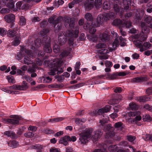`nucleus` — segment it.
<instances>
[{
    "label": "nucleus",
    "mask_w": 152,
    "mask_h": 152,
    "mask_svg": "<svg viewBox=\"0 0 152 152\" xmlns=\"http://www.w3.org/2000/svg\"><path fill=\"white\" fill-rule=\"evenodd\" d=\"M141 26L142 28V32L137 34L135 35L134 37L135 38L136 40L134 41L135 45L137 47L140 48V49L142 48V44L141 42L144 41L145 38L143 34H146L149 31L148 27L147 26L144 22H142L141 23Z\"/></svg>",
    "instance_id": "f257e3e1"
},
{
    "label": "nucleus",
    "mask_w": 152,
    "mask_h": 152,
    "mask_svg": "<svg viewBox=\"0 0 152 152\" xmlns=\"http://www.w3.org/2000/svg\"><path fill=\"white\" fill-rule=\"evenodd\" d=\"M93 130L92 128L86 129L79 134L80 142L82 144H86L88 142V139L91 137Z\"/></svg>",
    "instance_id": "f03ea898"
},
{
    "label": "nucleus",
    "mask_w": 152,
    "mask_h": 152,
    "mask_svg": "<svg viewBox=\"0 0 152 152\" xmlns=\"http://www.w3.org/2000/svg\"><path fill=\"white\" fill-rule=\"evenodd\" d=\"M108 18L107 15H105V13L99 15L96 18V22L94 23L95 26L96 27L100 26L105 21L108 20Z\"/></svg>",
    "instance_id": "7ed1b4c3"
},
{
    "label": "nucleus",
    "mask_w": 152,
    "mask_h": 152,
    "mask_svg": "<svg viewBox=\"0 0 152 152\" xmlns=\"http://www.w3.org/2000/svg\"><path fill=\"white\" fill-rule=\"evenodd\" d=\"M42 41H44V50L45 52L50 53L52 52V50L50 45V38L49 37H45L42 39Z\"/></svg>",
    "instance_id": "20e7f679"
},
{
    "label": "nucleus",
    "mask_w": 152,
    "mask_h": 152,
    "mask_svg": "<svg viewBox=\"0 0 152 152\" xmlns=\"http://www.w3.org/2000/svg\"><path fill=\"white\" fill-rule=\"evenodd\" d=\"M54 69H56L58 74H61L64 72V69L62 67V62L59 60L53 61Z\"/></svg>",
    "instance_id": "39448f33"
},
{
    "label": "nucleus",
    "mask_w": 152,
    "mask_h": 152,
    "mask_svg": "<svg viewBox=\"0 0 152 152\" xmlns=\"http://www.w3.org/2000/svg\"><path fill=\"white\" fill-rule=\"evenodd\" d=\"M78 28H77L75 30L73 29L67 31L64 34L66 37H67L72 38H76L78 37Z\"/></svg>",
    "instance_id": "423d86ee"
},
{
    "label": "nucleus",
    "mask_w": 152,
    "mask_h": 152,
    "mask_svg": "<svg viewBox=\"0 0 152 152\" xmlns=\"http://www.w3.org/2000/svg\"><path fill=\"white\" fill-rule=\"evenodd\" d=\"M65 26L66 27H73L75 25L74 19L68 16L65 17L64 18Z\"/></svg>",
    "instance_id": "0eeeda50"
},
{
    "label": "nucleus",
    "mask_w": 152,
    "mask_h": 152,
    "mask_svg": "<svg viewBox=\"0 0 152 152\" xmlns=\"http://www.w3.org/2000/svg\"><path fill=\"white\" fill-rule=\"evenodd\" d=\"M112 128L111 125L108 124L103 129V130L106 132L105 136L106 138L111 137L114 135V133L113 132L112 130L111 129Z\"/></svg>",
    "instance_id": "6e6552de"
},
{
    "label": "nucleus",
    "mask_w": 152,
    "mask_h": 152,
    "mask_svg": "<svg viewBox=\"0 0 152 152\" xmlns=\"http://www.w3.org/2000/svg\"><path fill=\"white\" fill-rule=\"evenodd\" d=\"M27 55L28 56H25L24 58L23 62L25 64L29 65L30 64H32V63L33 61L32 60L31 58H33L35 57L34 51H31Z\"/></svg>",
    "instance_id": "1a4fd4ad"
},
{
    "label": "nucleus",
    "mask_w": 152,
    "mask_h": 152,
    "mask_svg": "<svg viewBox=\"0 0 152 152\" xmlns=\"http://www.w3.org/2000/svg\"><path fill=\"white\" fill-rule=\"evenodd\" d=\"M110 106L109 105L106 106L104 107L99 109L97 111H94L92 115H102L104 113H107L109 111Z\"/></svg>",
    "instance_id": "9d476101"
},
{
    "label": "nucleus",
    "mask_w": 152,
    "mask_h": 152,
    "mask_svg": "<svg viewBox=\"0 0 152 152\" xmlns=\"http://www.w3.org/2000/svg\"><path fill=\"white\" fill-rule=\"evenodd\" d=\"M0 3L2 5L5 4L11 9L14 8L15 5L13 0H0Z\"/></svg>",
    "instance_id": "9b49d317"
},
{
    "label": "nucleus",
    "mask_w": 152,
    "mask_h": 152,
    "mask_svg": "<svg viewBox=\"0 0 152 152\" xmlns=\"http://www.w3.org/2000/svg\"><path fill=\"white\" fill-rule=\"evenodd\" d=\"M111 33L113 35V36H115V37H116L114 41L112 44V48H110V50L111 51H113L115 49L119 46V41L117 38H118V34L116 32H115L114 31H112Z\"/></svg>",
    "instance_id": "f8f14e48"
},
{
    "label": "nucleus",
    "mask_w": 152,
    "mask_h": 152,
    "mask_svg": "<svg viewBox=\"0 0 152 152\" xmlns=\"http://www.w3.org/2000/svg\"><path fill=\"white\" fill-rule=\"evenodd\" d=\"M58 42L61 45H63L66 42V37L63 32H60L58 34Z\"/></svg>",
    "instance_id": "ddd939ff"
},
{
    "label": "nucleus",
    "mask_w": 152,
    "mask_h": 152,
    "mask_svg": "<svg viewBox=\"0 0 152 152\" xmlns=\"http://www.w3.org/2000/svg\"><path fill=\"white\" fill-rule=\"evenodd\" d=\"M102 132L100 130L94 132V134L92 136V139L94 142H95L100 138L102 134Z\"/></svg>",
    "instance_id": "4468645a"
},
{
    "label": "nucleus",
    "mask_w": 152,
    "mask_h": 152,
    "mask_svg": "<svg viewBox=\"0 0 152 152\" xmlns=\"http://www.w3.org/2000/svg\"><path fill=\"white\" fill-rule=\"evenodd\" d=\"M63 20V18L61 17L56 18V16H53L51 17L48 19V22L50 23H52L53 24L59 23V22Z\"/></svg>",
    "instance_id": "2eb2a0df"
},
{
    "label": "nucleus",
    "mask_w": 152,
    "mask_h": 152,
    "mask_svg": "<svg viewBox=\"0 0 152 152\" xmlns=\"http://www.w3.org/2000/svg\"><path fill=\"white\" fill-rule=\"evenodd\" d=\"M94 0H87L84 3V6L86 10H89L93 7Z\"/></svg>",
    "instance_id": "dca6fc26"
},
{
    "label": "nucleus",
    "mask_w": 152,
    "mask_h": 152,
    "mask_svg": "<svg viewBox=\"0 0 152 152\" xmlns=\"http://www.w3.org/2000/svg\"><path fill=\"white\" fill-rule=\"evenodd\" d=\"M111 1L113 4L115 11L116 12H119L121 8L119 6V1L118 0H112Z\"/></svg>",
    "instance_id": "f3484780"
},
{
    "label": "nucleus",
    "mask_w": 152,
    "mask_h": 152,
    "mask_svg": "<svg viewBox=\"0 0 152 152\" xmlns=\"http://www.w3.org/2000/svg\"><path fill=\"white\" fill-rule=\"evenodd\" d=\"M15 15L12 14L7 15L4 17V19L6 22L8 23L12 22L15 19Z\"/></svg>",
    "instance_id": "a211bd4d"
},
{
    "label": "nucleus",
    "mask_w": 152,
    "mask_h": 152,
    "mask_svg": "<svg viewBox=\"0 0 152 152\" xmlns=\"http://www.w3.org/2000/svg\"><path fill=\"white\" fill-rule=\"evenodd\" d=\"M144 13V11L143 9L139 8L137 9L135 13L136 19L137 20H141Z\"/></svg>",
    "instance_id": "6ab92c4d"
},
{
    "label": "nucleus",
    "mask_w": 152,
    "mask_h": 152,
    "mask_svg": "<svg viewBox=\"0 0 152 152\" xmlns=\"http://www.w3.org/2000/svg\"><path fill=\"white\" fill-rule=\"evenodd\" d=\"M147 79L145 77H137L131 79L132 83H140L146 81Z\"/></svg>",
    "instance_id": "aec40b11"
},
{
    "label": "nucleus",
    "mask_w": 152,
    "mask_h": 152,
    "mask_svg": "<svg viewBox=\"0 0 152 152\" xmlns=\"http://www.w3.org/2000/svg\"><path fill=\"white\" fill-rule=\"evenodd\" d=\"M4 121L6 122L9 123L13 125L18 124L19 123L18 119L15 118L12 119H5Z\"/></svg>",
    "instance_id": "412c9836"
},
{
    "label": "nucleus",
    "mask_w": 152,
    "mask_h": 152,
    "mask_svg": "<svg viewBox=\"0 0 152 152\" xmlns=\"http://www.w3.org/2000/svg\"><path fill=\"white\" fill-rule=\"evenodd\" d=\"M145 21L148 27L152 28V18L150 16L146 15L144 17Z\"/></svg>",
    "instance_id": "4be33fe9"
},
{
    "label": "nucleus",
    "mask_w": 152,
    "mask_h": 152,
    "mask_svg": "<svg viewBox=\"0 0 152 152\" xmlns=\"http://www.w3.org/2000/svg\"><path fill=\"white\" fill-rule=\"evenodd\" d=\"M151 45L149 42H145L142 45V48L140 49L141 52H143L147 49H150Z\"/></svg>",
    "instance_id": "5701e85b"
},
{
    "label": "nucleus",
    "mask_w": 152,
    "mask_h": 152,
    "mask_svg": "<svg viewBox=\"0 0 152 152\" xmlns=\"http://www.w3.org/2000/svg\"><path fill=\"white\" fill-rule=\"evenodd\" d=\"M14 39L15 40L12 42V45L15 46H17L20 44V42L19 35L16 34Z\"/></svg>",
    "instance_id": "b1692460"
},
{
    "label": "nucleus",
    "mask_w": 152,
    "mask_h": 152,
    "mask_svg": "<svg viewBox=\"0 0 152 152\" xmlns=\"http://www.w3.org/2000/svg\"><path fill=\"white\" fill-rule=\"evenodd\" d=\"M8 145L12 148L17 147L19 145L18 142L15 140L10 141L8 142Z\"/></svg>",
    "instance_id": "393cba45"
},
{
    "label": "nucleus",
    "mask_w": 152,
    "mask_h": 152,
    "mask_svg": "<svg viewBox=\"0 0 152 152\" xmlns=\"http://www.w3.org/2000/svg\"><path fill=\"white\" fill-rule=\"evenodd\" d=\"M32 66H30L27 70V72L29 73L34 72L36 71L37 65L35 63L32 62Z\"/></svg>",
    "instance_id": "a878e982"
},
{
    "label": "nucleus",
    "mask_w": 152,
    "mask_h": 152,
    "mask_svg": "<svg viewBox=\"0 0 152 152\" xmlns=\"http://www.w3.org/2000/svg\"><path fill=\"white\" fill-rule=\"evenodd\" d=\"M150 98L146 96L137 97V100L140 102H144L150 100Z\"/></svg>",
    "instance_id": "bb28decb"
},
{
    "label": "nucleus",
    "mask_w": 152,
    "mask_h": 152,
    "mask_svg": "<svg viewBox=\"0 0 152 152\" xmlns=\"http://www.w3.org/2000/svg\"><path fill=\"white\" fill-rule=\"evenodd\" d=\"M99 38L103 42L106 41L108 39V35L106 33L101 34L99 35Z\"/></svg>",
    "instance_id": "cd10ccee"
},
{
    "label": "nucleus",
    "mask_w": 152,
    "mask_h": 152,
    "mask_svg": "<svg viewBox=\"0 0 152 152\" xmlns=\"http://www.w3.org/2000/svg\"><path fill=\"white\" fill-rule=\"evenodd\" d=\"M131 0H123V3L124 5V10H128L129 8V5L130 4Z\"/></svg>",
    "instance_id": "c85d7f7f"
},
{
    "label": "nucleus",
    "mask_w": 152,
    "mask_h": 152,
    "mask_svg": "<svg viewBox=\"0 0 152 152\" xmlns=\"http://www.w3.org/2000/svg\"><path fill=\"white\" fill-rule=\"evenodd\" d=\"M4 134L11 138H15V133L11 131H7L4 132Z\"/></svg>",
    "instance_id": "c756f323"
},
{
    "label": "nucleus",
    "mask_w": 152,
    "mask_h": 152,
    "mask_svg": "<svg viewBox=\"0 0 152 152\" xmlns=\"http://www.w3.org/2000/svg\"><path fill=\"white\" fill-rule=\"evenodd\" d=\"M91 26H89L88 24L84 26V28L85 29H88V28H89V32L91 34H94L96 31V29L94 27H91Z\"/></svg>",
    "instance_id": "7c9ffc66"
},
{
    "label": "nucleus",
    "mask_w": 152,
    "mask_h": 152,
    "mask_svg": "<svg viewBox=\"0 0 152 152\" xmlns=\"http://www.w3.org/2000/svg\"><path fill=\"white\" fill-rule=\"evenodd\" d=\"M129 106L130 108L132 110H137L139 108V106L134 102L130 103Z\"/></svg>",
    "instance_id": "2f4dec72"
},
{
    "label": "nucleus",
    "mask_w": 152,
    "mask_h": 152,
    "mask_svg": "<svg viewBox=\"0 0 152 152\" xmlns=\"http://www.w3.org/2000/svg\"><path fill=\"white\" fill-rule=\"evenodd\" d=\"M141 116L139 115H137L134 119L132 120L131 118H130L129 120H131V122L132 123H136L137 124V122L138 121L141 120Z\"/></svg>",
    "instance_id": "473e14b6"
},
{
    "label": "nucleus",
    "mask_w": 152,
    "mask_h": 152,
    "mask_svg": "<svg viewBox=\"0 0 152 152\" xmlns=\"http://www.w3.org/2000/svg\"><path fill=\"white\" fill-rule=\"evenodd\" d=\"M106 147V145H103L101 146L100 149H95L93 152H105Z\"/></svg>",
    "instance_id": "72a5a7b5"
},
{
    "label": "nucleus",
    "mask_w": 152,
    "mask_h": 152,
    "mask_svg": "<svg viewBox=\"0 0 152 152\" xmlns=\"http://www.w3.org/2000/svg\"><path fill=\"white\" fill-rule=\"evenodd\" d=\"M51 63V65H50L51 68L50 71L48 72V73L51 75H54L56 74V69H54V66H53V62H51L50 64Z\"/></svg>",
    "instance_id": "f704fd0d"
},
{
    "label": "nucleus",
    "mask_w": 152,
    "mask_h": 152,
    "mask_svg": "<svg viewBox=\"0 0 152 152\" xmlns=\"http://www.w3.org/2000/svg\"><path fill=\"white\" fill-rule=\"evenodd\" d=\"M16 34H18L17 33V31H15L9 30L8 31L7 35L10 37H15V35Z\"/></svg>",
    "instance_id": "c9c22d12"
},
{
    "label": "nucleus",
    "mask_w": 152,
    "mask_h": 152,
    "mask_svg": "<svg viewBox=\"0 0 152 152\" xmlns=\"http://www.w3.org/2000/svg\"><path fill=\"white\" fill-rule=\"evenodd\" d=\"M67 141L66 140V136L61 137L59 141L60 143L64 144L65 145H66L68 144Z\"/></svg>",
    "instance_id": "e433bc0d"
},
{
    "label": "nucleus",
    "mask_w": 152,
    "mask_h": 152,
    "mask_svg": "<svg viewBox=\"0 0 152 152\" xmlns=\"http://www.w3.org/2000/svg\"><path fill=\"white\" fill-rule=\"evenodd\" d=\"M20 20L19 21V24L21 26H23L26 24V19L23 16H20L19 17Z\"/></svg>",
    "instance_id": "4c0bfd02"
},
{
    "label": "nucleus",
    "mask_w": 152,
    "mask_h": 152,
    "mask_svg": "<svg viewBox=\"0 0 152 152\" xmlns=\"http://www.w3.org/2000/svg\"><path fill=\"white\" fill-rule=\"evenodd\" d=\"M108 149L110 152H117L118 150L116 145H110Z\"/></svg>",
    "instance_id": "58836bf2"
},
{
    "label": "nucleus",
    "mask_w": 152,
    "mask_h": 152,
    "mask_svg": "<svg viewBox=\"0 0 152 152\" xmlns=\"http://www.w3.org/2000/svg\"><path fill=\"white\" fill-rule=\"evenodd\" d=\"M85 18L88 21H92L93 20V17L92 15L89 13H88L86 14Z\"/></svg>",
    "instance_id": "ea45409f"
},
{
    "label": "nucleus",
    "mask_w": 152,
    "mask_h": 152,
    "mask_svg": "<svg viewBox=\"0 0 152 152\" xmlns=\"http://www.w3.org/2000/svg\"><path fill=\"white\" fill-rule=\"evenodd\" d=\"M103 7L105 10H109L110 7V4L108 1H105L103 3Z\"/></svg>",
    "instance_id": "a19ab883"
},
{
    "label": "nucleus",
    "mask_w": 152,
    "mask_h": 152,
    "mask_svg": "<svg viewBox=\"0 0 152 152\" xmlns=\"http://www.w3.org/2000/svg\"><path fill=\"white\" fill-rule=\"evenodd\" d=\"M71 50V48H69L68 51L65 50L60 55V56L61 57H64L68 56L70 53V50Z\"/></svg>",
    "instance_id": "79ce46f5"
},
{
    "label": "nucleus",
    "mask_w": 152,
    "mask_h": 152,
    "mask_svg": "<svg viewBox=\"0 0 152 152\" xmlns=\"http://www.w3.org/2000/svg\"><path fill=\"white\" fill-rule=\"evenodd\" d=\"M122 23V21L120 19H117L113 20V24L115 26H118L121 25Z\"/></svg>",
    "instance_id": "37998d69"
},
{
    "label": "nucleus",
    "mask_w": 152,
    "mask_h": 152,
    "mask_svg": "<svg viewBox=\"0 0 152 152\" xmlns=\"http://www.w3.org/2000/svg\"><path fill=\"white\" fill-rule=\"evenodd\" d=\"M140 114L139 111L130 112L128 113V115L129 117H134L139 115Z\"/></svg>",
    "instance_id": "c03bdc74"
},
{
    "label": "nucleus",
    "mask_w": 152,
    "mask_h": 152,
    "mask_svg": "<svg viewBox=\"0 0 152 152\" xmlns=\"http://www.w3.org/2000/svg\"><path fill=\"white\" fill-rule=\"evenodd\" d=\"M66 140L68 141L69 142H75V141L76 140V137L75 136H72L71 137L68 136L66 135Z\"/></svg>",
    "instance_id": "a18cd8bd"
},
{
    "label": "nucleus",
    "mask_w": 152,
    "mask_h": 152,
    "mask_svg": "<svg viewBox=\"0 0 152 152\" xmlns=\"http://www.w3.org/2000/svg\"><path fill=\"white\" fill-rule=\"evenodd\" d=\"M108 120V117H107V118L105 119H103L102 120H100L99 121L100 125H101L102 126H104L107 123Z\"/></svg>",
    "instance_id": "49530a36"
},
{
    "label": "nucleus",
    "mask_w": 152,
    "mask_h": 152,
    "mask_svg": "<svg viewBox=\"0 0 152 152\" xmlns=\"http://www.w3.org/2000/svg\"><path fill=\"white\" fill-rule=\"evenodd\" d=\"M120 40L119 44L121 46H124L126 45V43H125L126 40L122 37L121 36H120L119 38Z\"/></svg>",
    "instance_id": "de8ad7c7"
},
{
    "label": "nucleus",
    "mask_w": 152,
    "mask_h": 152,
    "mask_svg": "<svg viewBox=\"0 0 152 152\" xmlns=\"http://www.w3.org/2000/svg\"><path fill=\"white\" fill-rule=\"evenodd\" d=\"M53 49L55 53H57L60 51V48L58 45L55 44L53 45Z\"/></svg>",
    "instance_id": "09e8293b"
},
{
    "label": "nucleus",
    "mask_w": 152,
    "mask_h": 152,
    "mask_svg": "<svg viewBox=\"0 0 152 152\" xmlns=\"http://www.w3.org/2000/svg\"><path fill=\"white\" fill-rule=\"evenodd\" d=\"M41 40L39 39H37L34 41L35 45L37 47H39L41 46V44L44 43V41H42V42H41Z\"/></svg>",
    "instance_id": "8fccbe9b"
},
{
    "label": "nucleus",
    "mask_w": 152,
    "mask_h": 152,
    "mask_svg": "<svg viewBox=\"0 0 152 152\" xmlns=\"http://www.w3.org/2000/svg\"><path fill=\"white\" fill-rule=\"evenodd\" d=\"M122 25L123 26L126 27V28H129L131 26L132 23L128 20L126 21L122 24Z\"/></svg>",
    "instance_id": "3c124183"
},
{
    "label": "nucleus",
    "mask_w": 152,
    "mask_h": 152,
    "mask_svg": "<svg viewBox=\"0 0 152 152\" xmlns=\"http://www.w3.org/2000/svg\"><path fill=\"white\" fill-rule=\"evenodd\" d=\"M41 79L43 80L44 83H50L52 80V78H50L49 77H42L41 78Z\"/></svg>",
    "instance_id": "603ef678"
},
{
    "label": "nucleus",
    "mask_w": 152,
    "mask_h": 152,
    "mask_svg": "<svg viewBox=\"0 0 152 152\" xmlns=\"http://www.w3.org/2000/svg\"><path fill=\"white\" fill-rule=\"evenodd\" d=\"M102 0H95L94 4L96 8H98L101 6Z\"/></svg>",
    "instance_id": "864d4df0"
},
{
    "label": "nucleus",
    "mask_w": 152,
    "mask_h": 152,
    "mask_svg": "<svg viewBox=\"0 0 152 152\" xmlns=\"http://www.w3.org/2000/svg\"><path fill=\"white\" fill-rule=\"evenodd\" d=\"M142 119L145 121H150L151 120L150 116L148 114L143 115L142 116Z\"/></svg>",
    "instance_id": "5fc2aeb1"
},
{
    "label": "nucleus",
    "mask_w": 152,
    "mask_h": 152,
    "mask_svg": "<svg viewBox=\"0 0 152 152\" xmlns=\"http://www.w3.org/2000/svg\"><path fill=\"white\" fill-rule=\"evenodd\" d=\"M54 28L55 32H58L61 29V24L59 23H56L54 26Z\"/></svg>",
    "instance_id": "6e6d98bb"
},
{
    "label": "nucleus",
    "mask_w": 152,
    "mask_h": 152,
    "mask_svg": "<svg viewBox=\"0 0 152 152\" xmlns=\"http://www.w3.org/2000/svg\"><path fill=\"white\" fill-rule=\"evenodd\" d=\"M49 32V30L48 29H43L40 32V34L41 36H44Z\"/></svg>",
    "instance_id": "4d7b16f0"
},
{
    "label": "nucleus",
    "mask_w": 152,
    "mask_h": 152,
    "mask_svg": "<svg viewBox=\"0 0 152 152\" xmlns=\"http://www.w3.org/2000/svg\"><path fill=\"white\" fill-rule=\"evenodd\" d=\"M115 127L118 129H121L122 127L123 124L121 122L116 123L114 125Z\"/></svg>",
    "instance_id": "13d9d810"
},
{
    "label": "nucleus",
    "mask_w": 152,
    "mask_h": 152,
    "mask_svg": "<svg viewBox=\"0 0 152 152\" xmlns=\"http://www.w3.org/2000/svg\"><path fill=\"white\" fill-rule=\"evenodd\" d=\"M43 132L46 134L54 133V132L53 130L48 129H45L42 130Z\"/></svg>",
    "instance_id": "bf43d9fd"
},
{
    "label": "nucleus",
    "mask_w": 152,
    "mask_h": 152,
    "mask_svg": "<svg viewBox=\"0 0 152 152\" xmlns=\"http://www.w3.org/2000/svg\"><path fill=\"white\" fill-rule=\"evenodd\" d=\"M105 15H107V17H108V20L109 19H113L115 18V14L114 13L111 12L110 13H105Z\"/></svg>",
    "instance_id": "052dcab7"
},
{
    "label": "nucleus",
    "mask_w": 152,
    "mask_h": 152,
    "mask_svg": "<svg viewBox=\"0 0 152 152\" xmlns=\"http://www.w3.org/2000/svg\"><path fill=\"white\" fill-rule=\"evenodd\" d=\"M97 49H102L105 48L106 45L103 43H100L97 44L96 46Z\"/></svg>",
    "instance_id": "680f3d73"
},
{
    "label": "nucleus",
    "mask_w": 152,
    "mask_h": 152,
    "mask_svg": "<svg viewBox=\"0 0 152 152\" xmlns=\"http://www.w3.org/2000/svg\"><path fill=\"white\" fill-rule=\"evenodd\" d=\"M36 54L38 56H43L44 55V52L42 51H39L37 50L36 51Z\"/></svg>",
    "instance_id": "e2e57ef3"
},
{
    "label": "nucleus",
    "mask_w": 152,
    "mask_h": 152,
    "mask_svg": "<svg viewBox=\"0 0 152 152\" xmlns=\"http://www.w3.org/2000/svg\"><path fill=\"white\" fill-rule=\"evenodd\" d=\"M7 31L4 28H0V34L1 36H4L6 34Z\"/></svg>",
    "instance_id": "0e129e2a"
},
{
    "label": "nucleus",
    "mask_w": 152,
    "mask_h": 152,
    "mask_svg": "<svg viewBox=\"0 0 152 152\" xmlns=\"http://www.w3.org/2000/svg\"><path fill=\"white\" fill-rule=\"evenodd\" d=\"M20 50L22 52H25L27 55H28L29 53L32 51L31 50L30 51L29 50H27L23 47H21L20 48Z\"/></svg>",
    "instance_id": "69168bd1"
},
{
    "label": "nucleus",
    "mask_w": 152,
    "mask_h": 152,
    "mask_svg": "<svg viewBox=\"0 0 152 152\" xmlns=\"http://www.w3.org/2000/svg\"><path fill=\"white\" fill-rule=\"evenodd\" d=\"M22 78L23 79H25L27 80V81L30 82L32 80V79L29 76L25 75H24L22 77Z\"/></svg>",
    "instance_id": "338daca9"
},
{
    "label": "nucleus",
    "mask_w": 152,
    "mask_h": 152,
    "mask_svg": "<svg viewBox=\"0 0 152 152\" xmlns=\"http://www.w3.org/2000/svg\"><path fill=\"white\" fill-rule=\"evenodd\" d=\"M24 136L27 137H33L34 135V134L32 132H28L24 134Z\"/></svg>",
    "instance_id": "774afa93"
}]
</instances>
